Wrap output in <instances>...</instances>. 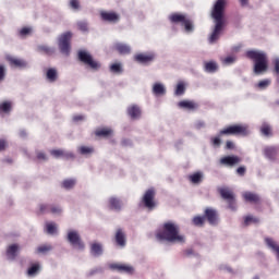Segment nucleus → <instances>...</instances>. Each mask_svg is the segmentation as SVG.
<instances>
[{
  "mask_svg": "<svg viewBox=\"0 0 279 279\" xmlns=\"http://www.w3.org/2000/svg\"><path fill=\"white\" fill-rule=\"evenodd\" d=\"M226 8H228V0H216L211 8V17L214 19V31L209 36L210 45L219 40L221 32L223 31V25H226Z\"/></svg>",
  "mask_w": 279,
  "mask_h": 279,
  "instance_id": "obj_1",
  "label": "nucleus"
},
{
  "mask_svg": "<svg viewBox=\"0 0 279 279\" xmlns=\"http://www.w3.org/2000/svg\"><path fill=\"white\" fill-rule=\"evenodd\" d=\"M156 239L160 241V243H179L181 245L186 243V236L180 233V227L173 221L163 223V228L161 231L157 232Z\"/></svg>",
  "mask_w": 279,
  "mask_h": 279,
  "instance_id": "obj_2",
  "label": "nucleus"
},
{
  "mask_svg": "<svg viewBox=\"0 0 279 279\" xmlns=\"http://www.w3.org/2000/svg\"><path fill=\"white\" fill-rule=\"evenodd\" d=\"M241 134V136H247L250 134V126L247 124H235L222 129L218 136L211 137L210 142L213 147H221V136H232Z\"/></svg>",
  "mask_w": 279,
  "mask_h": 279,
  "instance_id": "obj_3",
  "label": "nucleus"
},
{
  "mask_svg": "<svg viewBox=\"0 0 279 279\" xmlns=\"http://www.w3.org/2000/svg\"><path fill=\"white\" fill-rule=\"evenodd\" d=\"M246 56L253 60L254 69L253 72L255 75H263V73L267 72L268 69V60H267V52L263 50H248Z\"/></svg>",
  "mask_w": 279,
  "mask_h": 279,
  "instance_id": "obj_4",
  "label": "nucleus"
},
{
  "mask_svg": "<svg viewBox=\"0 0 279 279\" xmlns=\"http://www.w3.org/2000/svg\"><path fill=\"white\" fill-rule=\"evenodd\" d=\"M168 19L170 23L184 27L185 34H193V32H195V25L193 24V21H191V19H189V16L185 14L172 13L168 16Z\"/></svg>",
  "mask_w": 279,
  "mask_h": 279,
  "instance_id": "obj_5",
  "label": "nucleus"
},
{
  "mask_svg": "<svg viewBox=\"0 0 279 279\" xmlns=\"http://www.w3.org/2000/svg\"><path fill=\"white\" fill-rule=\"evenodd\" d=\"M66 241L74 250H84L86 245L84 241H82V236L80 235V231L76 229H69L66 231Z\"/></svg>",
  "mask_w": 279,
  "mask_h": 279,
  "instance_id": "obj_6",
  "label": "nucleus"
},
{
  "mask_svg": "<svg viewBox=\"0 0 279 279\" xmlns=\"http://www.w3.org/2000/svg\"><path fill=\"white\" fill-rule=\"evenodd\" d=\"M78 60L83 62V64L92 69V71H99V69H101V63L95 60L90 52L86 50L78 51Z\"/></svg>",
  "mask_w": 279,
  "mask_h": 279,
  "instance_id": "obj_7",
  "label": "nucleus"
},
{
  "mask_svg": "<svg viewBox=\"0 0 279 279\" xmlns=\"http://www.w3.org/2000/svg\"><path fill=\"white\" fill-rule=\"evenodd\" d=\"M73 37V34L71 32L63 33L59 37V49L61 53L64 56H69L71 53V38Z\"/></svg>",
  "mask_w": 279,
  "mask_h": 279,
  "instance_id": "obj_8",
  "label": "nucleus"
},
{
  "mask_svg": "<svg viewBox=\"0 0 279 279\" xmlns=\"http://www.w3.org/2000/svg\"><path fill=\"white\" fill-rule=\"evenodd\" d=\"M156 190L154 187L148 189L142 198V204L144 207L147 208V210H154L156 208Z\"/></svg>",
  "mask_w": 279,
  "mask_h": 279,
  "instance_id": "obj_9",
  "label": "nucleus"
},
{
  "mask_svg": "<svg viewBox=\"0 0 279 279\" xmlns=\"http://www.w3.org/2000/svg\"><path fill=\"white\" fill-rule=\"evenodd\" d=\"M135 62L138 64L148 65L151 64L156 60V52L147 51V52H140L134 56Z\"/></svg>",
  "mask_w": 279,
  "mask_h": 279,
  "instance_id": "obj_10",
  "label": "nucleus"
},
{
  "mask_svg": "<svg viewBox=\"0 0 279 279\" xmlns=\"http://www.w3.org/2000/svg\"><path fill=\"white\" fill-rule=\"evenodd\" d=\"M5 60L7 62H9V65L11 66V69H28L29 68V63L27 61H25V59H21L11 54H7L5 56Z\"/></svg>",
  "mask_w": 279,
  "mask_h": 279,
  "instance_id": "obj_11",
  "label": "nucleus"
},
{
  "mask_svg": "<svg viewBox=\"0 0 279 279\" xmlns=\"http://www.w3.org/2000/svg\"><path fill=\"white\" fill-rule=\"evenodd\" d=\"M220 195L223 199H227L229 204V208L231 210H236V205L234 204V193H232V190L228 187H221L220 190Z\"/></svg>",
  "mask_w": 279,
  "mask_h": 279,
  "instance_id": "obj_12",
  "label": "nucleus"
},
{
  "mask_svg": "<svg viewBox=\"0 0 279 279\" xmlns=\"http://www.w3.org/2000/svg\"><path fill=\"white\" fill-rule=\"evenodd\" d=\"M100 17L107 23H119L121 21V14L114 11H101Z\"/></svg>",
  "mask_w": 279,
  "mask_h": 279,
  "instance_id": "obj_13",
  "label": "nucleus"
},
{
  "mask_svg": "<svg viewBox=\"0 0 279 279\" xmlns=\"http://www.w3.org/2000/svg\"><path fill=\"white\" fill-rule=\"evenodd\" d=\"M106 204L109 210H116L117 213L123 208V202H121V198L117 196L109 197Z\"/></svg>",
  "mask_w": 279,
  "mask_h": 279,
  "instance_id": "obj_14",
  "label": "nucleus"
},
{
  "mask_svg": "<svg viewBox=\"0 0 279 279\" xmlns=\"http://www.w3.org/2000/svg\"><path fill=\"white\" fill-rule=\"evenodd\" d=\"M126 112L132 121H138V119L143 117V110H141V107H138L137 105L129 106Z\"/></svg>",
  "mask_w": 279,
  "mask_h": 279,
  "instance_id": "obj_15",
  "label": "nucleus"
},
{
  "mask_svg": "<svg viewBox=\"0 0 279 279\" xmlns=\"http://www.w3.org/2000/svg\"><path fill=\"white\" fill-rule=\"evenodd\" d=\"M125 236H126V234L123 229H121V228L117 229L116 233H114L116 245H118L119 247H125V245L128 243V240Z\"/></svg>",
  "mask_w": 279,
  "mask_h": 279,
  "instance_id": "obj_16",
  "label": "nucleus"
},
{
  "mask_svg": "<svg viewBox=\"0 0 279 279\" xmlns=\"http://www.w3.org/2000/svg\"><path fill=\"white\" fill-rule=\"evenodd\" d=\"M12 108H14V102L12 100L0 101V116L8 117V114L12 112Z\"/></svg>",
  "mask_w": 279,
  "mask_h": 279,
  "instance_id": "obj_17",
  "label": "nucleus"
},
{
  "mask_svg": "<svg viewBox=\"0 0 279 279\" xmlns=\"http://www.w3.org/2000/svg\"><path fill=\"white\" fill-rule=\"evenodd\" d=\"M40 213H51L52 215H61L62 214V207L58 205H47L43 204L39 206Z\"/></svg>",
  "mask_w": 279,
  "mask_h": 279,
  "instance_id": "obj_18",
  "label": "nucleus"
},
{
  "mask_svg": "<svg viewBox=\"0 0 279 279\" xmlns=\"http://www.w3.org/2000/svg\"><path fill=\"white\" fill-rule=\"evenodd\" d=\"M113 49L120 53V56H129L132 53V47L124 43H116Z\"/></svg>",
  "mask_w": 279,
  "mask_h": 279,
  "instance_id": "obj_19",
  "label": "nucleus"
},
{
  "mask_svg": "<svg viewBox=\"0 0 279 279\" xmlns=\"http://www.w3.org/2000/svg\"><path fill=\"white\" fill-rule=\"evenodd\" d=\"M241 159L238 156H226L220 159V165L225 167H234V165H239Z\"/></svg>",
  "mask_w": 279,
  "mask_h": 279,
  "instance_id": "obj_20",
  "label": "nucleus"
},
{
  "mask_svg": "<svg viewBox=\"0 0 279 279\" xmlns=\"http://www.w3.org/2000/svg\"><path fill=\"white\" fill-rule=\"evenodd\" d=\"M19 252H21V245L19 244H11L7 248V258L9 260H14L16 256H19Z\"/></svg>",
  "mask_w": 279,
  "mask_h": 279,
  "instance_id": "obj_21",
  "label": "nucleus"
},
{
  "mask_svg": "<svg viewBox=\"0 0 279 279\" xmlns=\"http://www.w3.org/2000/svg\"><path fill=\"white\" fill-rule=\"evenodd\" d=\"M205 219H207L208 223H210V226H217V210L213 209V208H207L205 209Z\"/></svg>",
  "mask_w": 279,
  "mask_h": 279,
  "instance_id": "obj_22",
  "label": "nucleus"
},
{
  "mask_svg": "<svg viewBox=\"0 0 279 279\" xmlns=\"http://www.w3.org/2000/svg\"><path fill=\"white\" fill-rule=\"evenodd\" d=\"M44 231L46 232V234H49L50 236H58L59 234L58 223L46 222L44 227Z\"/></svg>",
  "mask_w": 279,
  "mask_h": 279,
  "instance_id": "obj_23",
  "label": "nucleus"
},
{
  "mask_svg": "<svg viewBox=\"0 0 279 279\" xmlns=\"http://www.w3.org/2000/svg\"><path fill=\"white\" fill-rule=\"evenodd\" d=\"M265 243H266L268 250H271V252H272L274 254H276L277 260H278V263H279V243L276 242V240H274V239H271V238H266V239H265Z\"/></svg>",
  "mask_w": 279,
  "mask_h": 279,
  "instance_id": "obj_24",
  "label": "nucleus"
},
{
  "mask_svg": "<svg viewBox=\"0 0 279 279\" xmlns=\"http://www.w3.org/2000/svg\"><path fill=\"white\" fill-rule=\"evenodd\" d=\"M110 269H116L117 271H121L122 274H134V267L125 264H111Z\"/></svg>",
  "mask_w": 279,
  "mask_h": 279,
  "instance_id": "obj_25",
  "label": "nucleus"
},
{
  "mask_svg": "<svg viewBox=\"0 0 279 279\" xmlns=\"http://www.w3.org/2000/svg\"><path fill=\"white\" fill-rule=\"evenodd\" d=\"M153 95L156 97H162L167 95V87L162 83L153 84Z\"/></svg>",
  "mask_w": 279,
  "mask_h": 279,
  "instance_id": "obj_26",
  "label": "nucleus"
},
{
  "mask_svg": "<svg viewBox=\"0 0 279 279\" xmlns=\"http://www.w3.org/2000/svg\"><path fill=\"white\" fill-rule=\"evenodd\" d=\"M263 154L267 160H275L278 154V149L274 146H265L263 149Z\"/></svg>",
  "mask_w": 279,
  "mask_h": 279,
  "instance_id": "obj_27",
  "label": "nucleus"
},
{
  "mask_svg": "<svg viewBox=\"0 0 279 279\" xmlns=\"http://www.w3.org/2000/svg\"><path fill=\"white\" fill-rule=\"evenodd\" d=\"M178 107L181 108V110H197V102L193 100H182L178 102Z\"/></svg>",
  "mask_w": 279,
  "mask_h": 279,
  "instance_id": "obj_28",
  "label": "nucleus"
},
{
  "mask_svg": "<svg viewBox=\"0 0 279 279\" xmlns=\"http://www.w3.org/2000/svg\"><path fill=\"white\" fill-rule=\"evenodd\" d=\"M50 154L53 158H74L73 153L62 149H52L50 150Z\"/></svg>",
  "mask_w": 279,
  "mask_h": 279,
  "instance_id": "obj_29",
  "label": "nucleus"
},
{
  "mask_svg": "<svg viewBox=\"0 0 279 279\" xmlns=\"http://www.w3.org/2000/svg\"><path fill=\"white\" fill-rule=\"evenodd\" d=\"M77 153L81 156H85V157L93 156V154H95V147L81 145L77 147Z\"/></svg>",
  "mask_w": 279,
  "mask_h": 279,
  "instance_id": "obj_30",
  "label": "nucleus"
},
{
  "mask_svg": "<svg viewBox=\"0 0 279 279\" xmlns=\"http://www.w3.org/2000/svg\"><path fill=\"white\" fill-rule=\"evenodd\" d=\"M46 78L50 84H53V82H58V70L54 68H50L46 71Z\"/></svg>",
  "mask_w": 279,
  "mask_h": 279,
  "instance_id": "obj_31",
  "label": "nucleus"
},
{
  "mask_svg": "<svg viewBox=\"0 0 279 279\" xmlns=\"http://www.w3.org/2000/svg\"><path fill=\"white\" fill-rule=\"evenodd\" d=\"M243 198L245 199V202H250L251 204H257V202H260V197L252 192H244Z\"/></svg>",
  "mask_w": 279,
  "mask_h": 279,
  "instance_id": "obj_32",
  "label": "nucleus"
},
{
  "mask_svg": "<svg viewBox=\"0 0 279 279\" xmlns=\"http://www.w3.org/2000/svg\"><path fill=\"white\" fill-rule=\"evenodd\" d=\"M75 184H77V180L71 178L63 180L61 186L65 189V191H71V189H75Z\"/></svg>",
  "mask_w": 279,
  "mask_h": 279,
  "instance_id": "obj_33",
  "label": "nucleus"
},
{
  "mask_svg": "<svg viewBox=\"0 0 279 279\" xmlns=\"http://www.w3.org/2000/svg\"><path fill=\"white\" fill-rule=\"evenodd\" d=\"M184 93H186V83L184 81H180L177 84L175 90H174V95L177 97H182V95H184Z\"/></svg>",
  "mask_w": 279,
  "mask_h": 279,
  "instance_id": "obj_34",
  "label": "nucleus"
},
{
  "mask_svg": "<svg viewBox=\"0 0 279 279\" xmlns=\"http://www.w3.org/2000/svg\"><path fill=\"white\" fill-rule=\"evenodd\" d=\"M189 180L192 184H201L202 180H204V172H195L189 177Z\"/></svg>",
  "mask_w": 279,
  "mask_h": 279,
  "instance_id": "obj_35",
  "label": "nucleus"
},
{
  "mask_svg": "<svg viewBox=\"0 0 279 279\" xmlns=\"http://www.w3.org/2000/svg\"><path fill=\"white\" fill-rule=\"evenodd\" d=\"M38 271H40V264L36 263L33 264L28 269H27V276L29 278H35V276H38Z\"/></svg>",
  "mask_w": 279,
  "mask_h": 279,
  "instance_id": "obj_36",
  "label": "nucleus"
},
{
  "mask_svg": "<svg viewBox=\"0 0 279 279\" xmlns=\"http://www.w3.org/2000/svg\"><path fill=\"white\" fill-rule=\"evenodd\" d=\"M204 69L206 73H216L217 69H219V65H217V62L209 61L205 62Z\"/></svg>",
  "mask_w": 279,
  "mask_h": 279,
  "instance_id": "obj_37",
  "label": "nucleus"
},
{
  "mask_svg": "<svg viewBox=\"0 0 279 279\" xmlns=\"http://www.w3.org/2000/svg\"><path fill=\"white\" fill-rule=\"evenodd\" d=\"M90 250L93 256H101V254H104V246L100 243L92 244Z\"/></svg>",
  "mask_w": 279,
  "mask_h": 279,
  "instance_id": "obj_38",
  "label": "nucleus"
},
{
  "mask_svg": "<svg viewBox=\"0 0 279 279\" xmlns=\"http://www.w3.org/2000/svg\"><path fill=\"white\" fill-rule=\"evenodd\" d=\"M271 86V80L265 78L259 81L256 85L255 88H258L259 90H267Z\"/></svg>",
  "mask_w": 279,
  "mask_h": 279,
  "instance_id": "obj_39",
  "label": "nucleus"
},
{
  "mask_svg": "<svg viewBox=\"0 0 279 279\" xmlns=\"http://www.w3.org/2000/svg\"><path fill=\"white\" fill-rule=\"evenodd\" d=\"M96 136H101L102 138H108V136H112V129L102 128L96 131Z\"/></svg>",
  "mask_w": 279,
  "mask_h": 279,
  "instance_id": "obj_40",
  "label": "nucleus"
},
{
  "mask_svg": "<svg viewBox=\"0 0 279 279\" xmlns=\"http://www.w3.org/2000/svg\"><path fill=\"white\" fill-rule=\"evenodd\" d=\"M51 250H53V246H51V244H41L37 247L36 253L47 254L48 252H51Z\"/></svg>",
  "mask_w": 279,
  "mask_h": 279,
  "instance_id": "obj_41",
  "label": "nucleus"
},
{
  "mask_svg": "<svg viewBox=\"0 0 279 279\" xmlns=\"http://www.w3.org/2000/svg\"><path fill=\"white\" fill-rule=\"evenodd\" d=\"M5 77H8V65L0 63V84L5 82Z\"/></svg>",
  "mask_w": 279,
  "mask_h": 279,
  "instance_id": "obj_42",
  "label": "nucleus"
},
{
  "mask_svg": "<svg viewBox=\"0 0 279 279\" xmlns=\"http://www.w3.org/2000/svg\"><path fill=\"white\" fill-rule=\"evenodd\" d=\"M38 51H40L41 53H47L48 56H51V53H54L56 50L47 45H43V46H38Z\"/></svg>",
  "mask_w": 279,
  "mask_h": 279,
  "instance_id": "obj_43",
  "label": "nucleus"
},
{
  "mask_svg": "<svg viewBox=\"0 0 279 279\" xmlns=\"http://www.w3.org/2000/svg\"><path fill=\"white\" fill-rule=\"evenodd\" d=\"M109 69L111 73H123V65L121 63H112Z\"/></svg>",
  "mask_w": 279,
  "mask_h": 279,
  "instance_id": "obj_44",
  "label": "nucleus"
},
{
  "mask_svg": "<svg viewBox=\"0 0 279 279\" xmlns=\"http://www.w3.org/2000/svg\"><path fill=\"white\" fill-rule=\"evenodd\" d=\"M192 221H193L194 226H204V222L206 221V217L205 216H195Z\"/></svg>",
  "mask_w": 279,
  "mask_h": 279,
  "instance_id": "obj_45",
  "label": "nucleus"
},
{
  "mask_svg": "<svg viewBox=\"0 0 279 279\" xmlns=\"http://www.w3.org/2000/svg\"><path fill=\"white\" fill-rule=\"evenodd\" d=\"M260 131H262V134H264V136H271V126L269 124L264 123L262 125Z\"/></svg>",
  "mask_w": 279,
  "mask_h": 279,
  "instance_id": "obj_46",
  "label": "nucleus"
},
{
  "mask_svg": "<svg viewBox=\"0 0 279 279\" xmlns=\"http://www.w3.org/2000/svg\"><path fill=\"white\" fill-rule=\"evenodd\" d=\"M218 269H219L220 271H225V272H227V274H234V270H233L232 267H230V265H228V264H220L219 267H218Z\"/></svg>",
  "mask_w": 279,
  "mask_h": 279,
  "instance_id": "obj_47",
  "label": "nucleus"
},
{
  "mask_svg": "<svg viewBox=\"0 0 279 279\" xmlns=\"http://www.w3.org/2000/svg\"><path fill=\"white\" fill-rule=\"evenodd\" d=\"M33 29L32 27H23L20 31V36H22V38H25V36H29V34H32Z\"/></svg>",
  "mask_w": 279,
  "mask_h": 279,
  "instance_id": "obj_48",
  "label": "nucleus"
},
{
  "mask_svg": "<svg viewBox=\"0 0 279 279\" xmlns=\"http://www.w3.org/2000/svg\"><path fill=\"white\" fill-rule=\"evenodd\" d=\"M250 223H256V218H254L253 216H246L244 218V225L250 226Z\"/></svg>",
  "mask_w": 279,
  "mask_h": 279,
  "instance_id": "obj_49",
  "label": "nucleus"
},
{
  "mask_svg": "<svg viewBox=\"0 0 279 279\" xmlns=\"http://www.w3.org/2000/svg\"><path fill=\"white\" fill-rule=\"evenodd\" d=\"M78 29H81V32H88V23L86 22H78Z\"/></svg>",
  "mask_w": 279,
  "mask_h": 279,
  "instance_id": "obj_50",
  "label": "nucleus"
},
{
  "mask_svg": "<svg viewBox=\"0 0 279 279\" xmlns=\"http://www.w3.org/2000/svg\"><path fill=\"white\" fill-rule=\"evenodd\" d=\"M70 8H72V10H80V0H71Z\"/></svg>",
  "mask_w": 279,
  "mask_h": 279,
  "instance_id": "obj_51",
  "label": "nucleus"
},
{
  "mask_svg": "<svg viewBox=\"0 0 279 279\" xmlns=\"http://www.w3.org/2000/svg\"><path fill=\"white\" fill-rule=\"evenodd\" d=\"M194 125L196 130H202V128H206V124L202 120L196 121Z\"/></svg>",
  "mask_w": 279,
  "mask_h": 279,
  "instance_id": "obj_52",
  "label": "nucleus"
},
{
  "mask_svg": "<svg viewBox=\"0 0 279 279\" xmlns=\"http://www.w3.org/2000/svg\"><path fill=\"white\" fill-rule=\"evenodd\" d=\"M274 64H275V73L279 75V58L278 57L274 59Z\"/></svg>",
  "mask_w": 279,
  "mask_h": 279,
  "instance_id": "obj_53",
  "label": "nucleus"
},
{
  "mask_svg": "<svg viewBox=\"0 0 279 279\" xmlns=\"http://www.w3.org/2000/svg\"><path fill=\"white\" fill-rule=\"evenodd\" d=\"M236 60L234 57H227L223 59L225 64H232Z\"/></svg>",
  "mask_w": 279,
  "mask_h": 279,
  "instance_id": "obj_54",
  "label": "nucleus"
},
{
  "mask_svg": "<svg viewBox=\"0 0 279 279\" xmlns=\"http://www.w3.org/2000/svg\"><path fill=\"white\" fill-rule=\"evenodd\" d=\"M8 147V142L3 138H0V151H3Z\"/></svg>",
  "mask_w": 279,
  "mask_h": 279,
  "instance_id": "obj_55",
  "label": "nucleus"
},
{
  "mask_svg": "<svg viewBox=\"0 0 279 279\" xmlns=\"http://www.w3.org/2000/svg\"><path fill=\"white\" fill-rule=\"evenodd\" d=\"M226 149H234V142L227 141L226 143Z\"/></svg>",
  "mask_w": 279,
  "mask_h": 279,
  "instance_id": "obj_56",
  "label": "nucleus"
},
{
  "mask_svg": "<svg viewBox=\"0 0 279 279\" xmlns=\"http://www.w3.org/2000/svg\"><path fill=\"white\" fill-rule=\"evenodd\" d=\"M238 175H245V167H240L236 169Z\"/></svg>",
  "mask_w": 279,
  "mask_h": 279,
  "instance_id": "obj_57",
  "label": "nucleus"
},
{
  "mask_svg": "<svg viewBox=\"0 0 279 279\" xmlns=\"http://www.w3.org/2000/svg\"><path fill=\"white\" fill-rule=\"evenodd\" d=\"M239 2L242 8H247V5L250 4V0H239Z\"/></svg>",
  "mask_w": 279,
  "mask_h": 279,
  "instance_id": "obj_58",
  "label": "nucleus"
},
{
  "mask_svg": "<svg viewBox=\"0 0 279 279\" xmlns=\"http://www.w3.org/2000/svg\"><path fill=\"white\" fill-rule=\"evenodd\" d=\"M37 158H38V160H46V155H45V153H43V151H39V153H37Z\"/></svg>",
  "mask_w": 279,
  "mask_h": 279,
  "instance_id": "obj_59",
  "label": "nucleus"
},
{
  "mask_svg": "<svg viewBox=\"0 0 279 279\" xmlns=\"http://www.w3.org/2000/svg\"><path fill=\"white\" fill-rule=\"evenodd\" d=\"M84 120V116H74L73 121L77 122V121H83Z\"/></svg>",
  "mask_w": 279,
  "mask_h": 279,
  "instance_id": "obj_60",
  "label": "nucleus"
},
{
  "mask_svg": "<svg viewBox=\"0 0 279 279\" xmlns=\"http://www.w3.org/2000/svg\"><path fill=\"white\" fill-rule=\"evenodd\" d=\"M19 134L21 138H25V136H27V132L25 130H21Z\"/></svg>",
  "mask_w": 279,
  "mask_h": 279,
  "instance_id": "obj_61",
  "label": "nucleus"
},
{
  "mask_svg": "<svg viewBox=\"0 0 279 279\" xmlns=\"http://www.w3.org/2000/svg\"><path fill=\"white\" fill-rule=\"evenodd\" d=\"M122 145H124L125 147H128V145H132V142L130 140H123L122 141Z\"/></svg>",
  "mask_w": 279,
  "mask_h": 279,
  "instance_id": "obj_62",
  "label": "nucleus"
},
{
  "mask_svg": "<svg viewBox=\"0 0 279 279\" xmlns=\"http://www.w3.org/2000/svg\"><path fill=\"white\" fill-rule=\"evenodd\" d=\"M95 271H97V270H92V271H90V276H93V274H95Z\"/></svg>",
  "mask_w": 279,
  "mask_h": 279,
  "instance_id": "obj_63",
  "label": "nucleus"
}]
</instances>
